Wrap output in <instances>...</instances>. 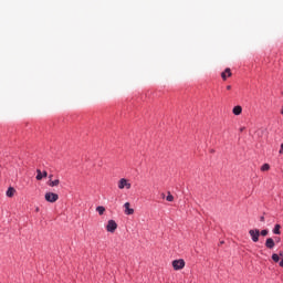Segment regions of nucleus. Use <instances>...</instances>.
<instances>
[{
	"label": "nucleus",
	"instance_id": "f8f14e48",
	"mask_svg": "<svg viewBox=\"0 0 283 283\" xmlns=\"http://www.w3.org/2000/svg\"><path fill=\"white\" fill-rule=\"evenodd\" d=\"M60 182L61 181L59 179L49 180V187H59Z\"/></svg>",
	"mask_w": 283,
	"mask_h": 283
},
{
	"label": "nucleus",
	"instance_id": "f3484780",
	"mask_svg": "<svg viewBox=\"0 0 283 283\" xmlns=\"http://www.w3.org/2000/svg\"><path fill=\"white\" fill-rule=\"evenodd\" d=\"M272 260H273V262H280V255L272 254Z\"/></svg>",
	"mask_w": 283,
	"mask_h": 283
},
{
	"label": "nucleus",
	"instance_id": "5701e85b",
	"mask_svg": "<svg viewBox=\"0 0 283 283\" xmlns=\"http://www.w3.org/2000/svg\"><path fill=\"white\" fill-rule=\"evenodd\" d=\"M52 177H53L52 175L49 176L50 180H52Z\"/></svg>",
	"mask_w": 283,
	"mask_h": 283
},
{
	"label": "nucleus",
	"instance_id": "39448f33",
	"mask_svg": "<svg viewBox=\"0 0 283 283\" xmlns=\"http://www.w3.org/2000/svg\"><path fill=\"white\" fill-rule=\"evenodd\" d=\"M249 234L253 242H260V230L259 229L250 230Z\"/></svg>",
	"mask_w": 283,
	"mask_h": 283
},
{
	"label": "nucleus",
	"instance_id": "1a4fd4ad",
	"mask_svg": "<svg viewBox=\"0 0 283 283\" xmlns=\"http://www.w3.org/2000/svg\"><path fill=\"white\" fill-rule=\"evenodd\" d=\"M265 247L266 249H273L275 247V241H273L271 238H268L265 241Z\"/></svg>",
	"mask_w": 283,
	"mask_h": 283
},
{
	"label": "nucleus",
	"instance_id": "0eeeda50",
	"mask_svg": "<svg viewBox=\"0 0 283 283\" xmlns=\"http://www.w3.org/2000/svg\"><path fill=\"white\" fill-rule=\"evenodd\" d=\"M130 207V203L129 202H126L124 205V209H125V213L126 216H134V209L129 208Z\"/></svg>",
	"mask_w": 283,
	"mask_h": 283
},
{
	"label": "nucleus",
	"instance_id": "a211bd4d",
	"mask_svg": "<svg viewBox=\"0 0 283 283\" xmlns=\"http://www.w3.org/2000/svg\"><path fill=\"white\" fill-rule=\"evenodd\" d=\"M260 235H263V238L266 237V235H269V230H262V231L260 232Z\"/></svg>",
	"mask_w": 283,
	"mask_h": 283
},
{
	"label": "nucleus",
	"instance_id": "412c9836",
	"mask_svg": "<svg viewBox=\"0 0 283 283\" xmlns=\"http://www.w3.org/2000/svg\"><path fill=\"white\" fill-rule=\"evenodd\" d=\"M280 266H282L283 268V259L280 261Z\"/></svg>",
	"mask_w": 283,
	"mask_h": 283
},
{
	"label": "nucleus",
	"instance_id": "b1692460",
	"mask_svg": "<svg viewBox=\"0 0 283 283\" xmlns=\"http://www.w3.org/2000/svg\"><path fill=\"white\" fill-rule=\"evenodd\" d=\"M35 211H36V212H39V211H40V209H39V208H35Z\"/></svg>",
	"mask_w": 283,
	"mask_h": 283
},
{
	"label": "nucleus",
	"instance_id": "7ed1b4c3",
	"mask_svg": "<svg viewBox=\"0 0 283 283\" xmlns=\"http://www.w3.org/2000/svg\"><path fill=\"white\" fill-rule=\"evenodd\" d=\"M172 269L175 271H182V269H185V260L179 259V260L172 261Z\"/></svg>",
	"mask_w": 283,
	"mask_h": 283
},
{
	"label": "nucleus",
	"instance_id": "dca6fc26",
	"mask_svg": "<svg viewBox=\"0 0 283 283\" xmlns=\"http://www.w3.org/2000/svg\"><path fill=\"white\" fill-rule=\"evenodd\" d=\"M166 200H167V202H174V195H171V192H168Z\"/></svg>",
	"mask_w": 283,
	"mask_h": 283
},
{
	"label": "nucleus",
	"instance_id": "4be33fe9",
	"mask_svg": "<svg viewBox=\"0 0 283 283\" xmlns=\"http://www.w3.org/2000/svg\"><path fill=\"white\" fill-rule=\"evenodd\" d=\"M227 90H231V85H228V86H227Z\"/></svg>",
	"mask_w": 283,
	"mask_h": 283
},
{
	"label": "nucleus",
	"instance_id": "ddd939ff",
	"mask_svg": "<svg viewBox=\"0 0 283 283\" xmlns=\"http://www.w3.org/2000/svg\"><path fill=\"white\" fill-rule=\"evenodd\" d=\"M280 229H282V226L275 224V227H274V229H273V233H274L275 235H280V233H282V232L280 231Z\"/></svg>",
	"mask_w": 283,
	"mask_h": 283
},
{
	"label": "nucleus",
	"instance_id": "9b49d317",
	"mask_svg": "<svg viewBox=\"0 0 283 283\" xmlns=\"http://www.w3.org/2000/svg\"><path fill=\"white\" fill-rule=\"evenodd\" d=\"M15 192H17V190H15L14 188L10 187V188L7 190V197H8V198H12Z\"/></svg>",
	"mask_w": 283,
	"mask_h": 283
},
{
	"label": "nucleus",
	"instance_id": "aec40b11",
	"mask_svg": "<svg viewBox=\"0 0 283 283\" xmlns=\"http://www.w3.org/2000/svg\"><path fill=\"white\" fill-rule=\"evenodd\" d=\"M260 222H264V217H260Z\"/></svg>",
	"mask_w": 283,
	"mask_h": 283
},
{
	"label": "nucleus",
	"instance_id": "6e6552de",
	"mask_svg": "<svg viewBox=\"0 0 283 283\" xmlns=\"http://www.w3.org/2000/svg\"><path fill=\"white\" fill-rule=\"evenodd\" d=\"M231 76V69H226L224 72L221 73V78L227 81L228 77Z\"/></svg>",
	"mask_w": 283,
	"mask_h": 283
},
{
	"label": "nucleus",
	"instance_id": "2eb2a0df",
	"mask_svg": "<svg viewBox=\"0 0 283 283\" xmlns=\"http://www.w3.org/2000/svg\"><path fill=\"white\" fill-rule=\"evenodd\" d=\"M271 169V166L269 164H264L262 167H261V171H269Z\"/></svg>",
	"mask_w": 283,
	"mask_h": 283
},
{
	"label": "nucleus",
	"instance_id": "393cba45",
	"mask_svg": "<svg viewBox=\"0 0 283 283\" xmlns=\"http://www.w3.org/2000/svg\"><path fill=\"white\" fill-rule=\"evenodd\" d=\"M161 196H163V198H165V193H163Z\"/></svg>",
	"mask_w": 283,
	"mask_h": 283
},
{
	"label": "nucleus",
	"instance_id": "20e7f679",
	"mask_svg": "<svg viewBox=\"0 0 283 283\" xmlns=\"http://www.w3.org/2000/svg\"><path fill=\"white\" fill-rule=\"evenodd\" d=\"M44 200H46V202L54 203V202H56V200H59V195H56L54 192H46L44 195Z\"/></svg>",
	"mask_w": 283,
	"mask_h": 283
},
{
	"label": "nucleus",
	"instance_id": "f257e3e1",
	"mask_svg": "<svg viewBox=\"0 0 283 283\" xmlns=\"http://www.w3.org/2000/svg\"><path fill=\"white\" fill-rule=\"evenodd\" d=\"M117 229H118V223H116V221L114 220L107 221L106 231H108V233H114Z\"/></svg>",
	"mask_w": 283,
	"mask_h": 283
},
{
	"label": "nucleus",
	"instance_id": "423d86ee",
	"mask_svg": "<svg viewBox=\"0 0 283 283\" xmlns=\"http://www.w3.org/2000/svg\"><path fill=\"white\" fill-rule=\"evenodd\" d=\"M36 180H43V178H48V171H41V169L36 170Z\"/></svg>",
	"mask_w": 283,
	"mask_h": 283
},
{
	"label": "nucleus",
	"instance_id": "9d476101",
	"mask_svg": "<svg viewBox=\"0 0 283 283\" xmlns=\"http://www.w3.org/2000/svg\"><path fill=\"white\" fill-rule=\"evenodd\" d=\"M232 114H234V116H240V114H242V106H234Z\"/></svg>",
	"mask_w": 283,
	"mask_h": 283
},
{
	"label": "nucleus",
	"instance_id": "6ab92c4d",
	"mask_svg": "<svg viewBox=\"0 0 283 283\" xmlns=\"http://www.w3.org/2000/svg\"><path fill=\"white\" fill-rule=\"evenodd\" d=\"M279 154L282 156L283 155V144H281V148L279 150Z\"/></svg>",
	"mask_w": 283,
	"mask_h": 283
},
{
	"label": "nucleus",
	"instance_id": "f03ea898",
	"mask_svg": "<svg viewBox=\"0 0 283 283\" xmlns=\"http://www.w3.org/2000/svg\"><path fill=\"white\" fill-rule=\"evenodd\" d=\"M118 189H132V182L128 179L122 178L117 184Z\"/></svg>",
	"mask_w": 283,
	"mask_h": 283
},
{
	"label": "nucleus",
	"instance_id": "4468645a",
	"mask_svg": "<svg viewBox=\"0 0 283 283\" xmlns=\"http://www.w3.org/2000/svg\"><path fill=\"white\" fill-rule=\"evenodd\" d=\"M96 211H97L98 216H103L105 213V207L98 206V207H96Z\"/></svg>",
	"mask_w": 283,
	"mask_h": 283
}]
</instances>
